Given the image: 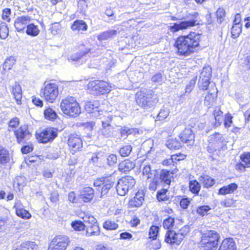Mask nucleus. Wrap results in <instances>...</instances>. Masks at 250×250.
<instances>
[{
  "mask_svg": "<svg viewBox=\"0 0 250 250\" xmlns=\"http://www.w3.org/2000/svg\"><path fill=\"white\" fill-rule=\"evenodd\" d=\"M201 34L190 32L187 36L178 37L175 42L174 47L180 56H188L193 53L199 45Z\"/></svg>",
  "mask_w": 250,
  "mask_h": 250,
  "instance_id": "obj_1",
  "label": "nucleus"
},
{
  "mask_svg": "<svg viewBox=\"0 0 250 250\" xmlns=\"http://www.w3.org/2000/svg\"><path fill=\"white\" fill-rule=\"evenodd\" d=\"M135 101L140 107L148 110L154 107L159 99L153 90L144 89L136 93Z\"/></svg>",
  "mask_w": 250,
  "mask_h": 250,
  "instance_id": "obj_2",
  "label": "nucleus"
},
{
  "mask_svg": "<svg viewBox=\"0 0 250 250\" xmlns=\"http://www.w3.org/2000/svg\"><path fill=\"white\" fill-rule=\"evenodd\" d=\"M200 246L203 250H216L220 239L219 233L214 230L201 231Z\"/></svg>",
  "mask_w": 250,
  "mask_h": 250,
  "instance_id": "obj_3",
  "label": "nucleus"
},
{
  "mask_svg": "<svg viewBox=\"0 0 250 250\" xmlns=\"http://www.w3.org/2000/svg\"><path fill=\"white\" fill-rule=\"evenodd\" d=\"M190 228L188 225H185L181 229L175 226L173 229L167 231L165 236V242L170 245L178 246L188 234Z\"/></svg>",
  "mask_w": 250,
  "mask_h": 250,
  "instance_id": "obj_4",
  "label": "nucleus"
},
{
  "mask_svg": "<svg viewBox=\"0 0 250 250\" xmlns=\"http://www.w3.org/2000/svg\"><path fill=\"white\" fill-rule=\"evenodd\" d=\"M62 112L70 117H77L81 112L79 104L75 98L69 97L62 100L60 105Z\"/></svg>",
  "mask_w": 250,
  "mask_h": 250,
  "instance_id": "obj_5",
  "label": "nucleus"
},
{
  "mask_svg": "<svg viewBox=\"0 0 250 250\" xmlns=\"http://www.w3.org/2000/svg\"><path fill=\"white\" fill-rule=\"evenodd\" d=\"M116 181L115 177L111 174L102 176L94 181V187H101L100 198H103L106 196L110 190L114 187L116 188Z\"/></svg>",
  "mask_w": 250,
  "mask_h": 250,
  "instance_id": "obj_6",
  "label": "nucleus"
},
{
  "mask_svg": "<svg viewBox=\"0 0 250 250\" xmlns=\"http://www.w3.org/2000/svg\"><path fill=\"white\" fill-rule=\"evenodd\" d=\"M113 116H104L102 120V127L98 131V134L104 138H118L119 130L112 125Z\"/></svg>",
  "mask_w": 250,
  "mask_h": 250,
  "instance_id": "obj_7",
  "label": "nucleus"
},
{
  "mask_svg": "<svg viewBox=\"0 0 250 250\" xmlns=\"http://www.w3.org/2000/svg\"><path fill=\"white\" fill-rule=\"evenodd\" d=\"M187 18L189 19L188 20L173 23L172 25L170 26V30L172 32H176L180 30L187 29L199 25L201 21L199 14L197 12H193L192 14H189Z\"/></svg>",
  "mask_w": 250,
  "mask_h": 250,
  "instance_id": "obj_8",
  "label": "nucleus"
},
{
  "mask_svg": "<svg viewBox=\"0 0 250 250\" xmlns=\"http://www.w3.org/2000/svg\"><path fill=\"white\" fill-rule=\"evenodd\" d=\"M136 183L135 179L131 176H126L120 179L116 184V189L120 196H125L131 189Z\"/></svg>",
  "mask_w": 250,
  "mask_h": 250,
  "instance_id": "obj_9",
  "label": "nucleus"
},
{
  "mask_svg": "<svg viewBox=\"0 0 250 250\" xmlns=\"http://www.w3.org/2000/svg\"><path fill=\"white\" fill-rule=\"evenodd\" d=\"M58 129L54 127H47L41 132L36 133V137L40 143L46 144L52 142L58 136Z\"/></svg>",
  "mask_w": 250,
  "mask_h": 250,
  "instance_id": "obj_10",
  "label": "nucleus"
},
{
  "mask_svg": "<svg viewBox=\"0 0 250 250\" xmlns=\"http://www.w3.org/2000/svg\"><path fill=\"white\" fill-rule=\"evenodd\" d=\"M89 88H91L93 94L95 95H101L108 93L111 90L109 84L105 81L95 80L88 84Z\"/></svg>",
  "mask_w": 250,
  "mask_h": 250,
  "instance_id": "obj_11",
  "label": "nucleus"
},
{
  "mask_svg": "<svg viewBox=\"0 0 250 250\" xmlns=\"http://www.w3.org/2000/svg\"><path fill=\"white\" fill-rule=\"evenodd\" d=\"M44 87L42 89V94L45 99L52 103L59 94L58 86L56 84L44 83Z\"/></svg>",
  "mask_w": 250,
  "mask_h": 250,
  "instance_id": "obj_12",
  "label": "nucleus"
},
{
  "mask_svg": "<svg viewBox=\"0 0 250 250\" xmlns=\"http://www.w3.org/2000/svg\"><path fill=\"white\" fill-rule=\"evenodd\" d=\"M70 242L66 235H58L50 243L48 250H65Z\"/></svg>",
  "mask_w": 250,
  "mask_h": 250,
  "instance_id": "obj_13",
  "label": "nucleus"
},
{
  "mask_svg": "<svg viewBox=\"0 0 250 250\" xmlns=\"http://www.w3.org/2000/svg\"><path fill=\"white\" fill-rule=\"evenodd\" d=\"M14 135L16 136L17 142L19 144L24 143L32 136V133L29 130L28 125H21L15 130Z\"/></svg>",
  "mask_w": 250,
  "mask_h": 250,
  "instance_id": "obj_14",
  "label": "nucleus"
},
{
  "mask_svg": "<svg viewBox=\"0 0 250 250\" xmlns=\"http://www.w3.org/2000/svg\"><path fill=\"white\" fill-rule=\"evenodd\" d=\"M95 50L92 47L83 45L81 48L79 52L76 53L70 57V60L72 62H77L82 64L84 61L83 60V57L87 56H91L94 53ZM94 55H93V56Z\"/></svg>",
  "mask_w": 250,
  "mask_h": 250,
  "instance_id": "obj_15",
  "label": "nucleus"
},
{
  "mask_svg": "<svg viewBox=\"0 0 250 250\" xmlns=\"http://www.w3.org/2000/svg\"><path fill=\"white\" fill-rule=\"evenodd\" d=\"M68 145L73 153L81 151L83 147V141L80 135L76 133H72L69 135Z\"/></svg>",
  "mask_w": 250,
  "mask_h": 250,
  "instance_id": "obj_16",
  "label": "nucleus"
},
{
  "mask_svg": "<svg viewBox=\"0 0 250 250\" xmlns=\"http://www.w3.org/2000/svg\"><path fill=\"white\" fill-rule=\"evenodd\" d=\"M90 154L91 158L89 160L90 164H92V165L99 167L104 166L106 157V153L104 151L99 150L91 153Z\"/></svg>",
  "mask_w": 250,
  "mask_h": 250,
  "instance_id": "obj_17",
  "label": "nucleus"
},
{
  "mask_svg": "<svg viewBox=\"0 0 250 250\" xmlns=\"http://www.w3.org/2000/svg\"><path fill=\"white\" fill-rule=\"evenodd\" d=\"M179 138L183 143L192 146L194 143L195 134L191 128L188 127L179 134Z\"/></svg>",
  "mask_w": 250,
  "mask_h": 250,
  "instance_id": "obj_18",
  "label": "nucleus"
},
{
  "mask_svg": "<svg viewBox=\"0 0 250 250\" xmlns=\"http://www.w3.org/2000/svg\"><path fill=\"white\" fill-rule=\"evenodd\" d=\"M173 173L169 170L162 169L159 170L158 181L161 183L163 187H169L172 177Z\"/></svg>",
  "mask_w": 250,
  "mask_h": 250,
  "instance_id": "obj_19",
  "label": "nucleus"
},
{
  "mask_svg": "<svg viewBox=\"0 0 250 250\" xmlns=\"http://www.w3.org/2000/svg\"><path fill=\"white\" fill-rule=\"evenodd\" d=\"M30 21L28 16H22L17 17L14 21V27L18 32L23 31Z\"/></svg>",
  "mask_w": 250,
  "mask_h": 250,
  "instance_id": "obj_20",
  "label": "nucleus"
},
{
  "mask_svg": "<svg viewBox=\"0 0 250 250\" xmlns=\"http://www.w3.org/2000/svg\"><path fill=\"white\" fill-rule=\"evenodd\" d=\"M94 197V190L91 187H84L80 191L79 198L84 203L90 202Z\"/></svg>",
  "mask_w": 250,
  "mask_h": 250,
  "instance_id": "obj_21",
  "label": "nucleus"
},
{
  "mask_svg": "<svg viewBox=\"0 0 250 250\" xmlns=\"http://www.w3.org/2000/svg\"><path fill=\"white\" fill-rule=\"evenodd\" d=\"M144 196L145 194L142 190L138 191L135 196L129 201L128 205L132 208L140 207L144 201Z\"/></svg>",
  "mask_w": 250,
  "mask_h": 250,
  "instance_id": "obj_22",
  "label": "nucleus"
},
{
  "mask_svg": "<svg viewBox=\"0 0 250 250\" xmlns=\"http://www.w3.org/2000/svg\"><path fill=\"white\" fill-rule=\"evenodd\" d=\"M217 89L215 86L210 89L208 94L206 96L204 100V104L207 106L210 107L217 97Z\"/></svg>",
  "mask_w": 250,
  "mask_h": 250,
  "instance_id": "obj_23",
  "label": "nucleus"
},
{
  "mask_svg": "<svg viewBox=\"0 0 250 250\" xmlns=\"http://www.w3.org/2000/svg\"><path fill=\"white\" fill-rule=\"evenodd\" d=\"M236 247L233 239L231 238L223 240L218 250H235Z\"/></svg>",
  "mask_w": 250,
  "mask_h": 250,
  "instance_id": "obj_24",
  "label": "nucleus"
},
{
  "mask_svg": "<svg viewBox=\"0 0 250 250\" xmlns=\"http://www.w3.org/2000/svg\"><path fill=\"white\" fill-rule=\"evenodd\" d=\"M135 166V163L129 159H125L121 162L118 166V169L122 172H128Z\"/></svg>",
  "mask_w": 250,
  "mask_h": 250,
  "instance_id": "obj_25",
  "label": "nucleus"
},
{
  "mask_svg": "<svg viewBox=\"0 0 250 250\" xmlns=\"http://www.w3.org/2000/svg\"><path fill=\"white\" fill-rule=\"evenodd\" d=\"M238 188V185L233 183H231L227 186H223L220 188L218 190V194L219 195H225L227 194L232 193Z\"/></svg>",
  "mask_w": 250,
  "mask_h": 250,
  "instance_id": "obj_26",
  "label": "nucleus"
},
{
  "mask_svg": "<svg viewBox=\"0 0 250 250\" xmlns=\"http://www.w3.org/2000/svg\"><path fill=\"white\" fill-rule=\"evenodd\" d=\"M99 103L97 101L87 102L85 105V110L88 113H95L100 112Z\"/></svg>",
  "mask_w": 250,
  "mask_h": 250,
  "instance_id": "obj_27",
  "label": "nucleus"
},
{
  "mask_svg": "<svg viewBox=\"0 0 250 250\" xmlns=\"http://www.w3.org/2000/svg\"><path fill=\"white\" fill-rule=\"evenodd\" d=\"M71 28L74 31H84L87 29V25L83 21L77 20L73 22Z\"/></svg>",
  "mask_w": 250,
  "mask_h": 250,
  "instance_id": "obj_28",
  "label": "nucleus"
},
{
  "mask_svg": "<svg viewBox=\"0 0 250 250\" xmlns=\"http://www.w3.org/2000/svg\"><path fill=\"white\" fill-rule=\"evenodd\" d=\"M12 93L15 99L17 104H21L22 91L21 87L19 84H15V85L12 87Z\"/></svg>",
  "mask_w": 250,
  "mask_h": 250,
  "instance_id": "obj_29",
  "label": "nucleus"
},
{
  "mask_svg": "<svg viewBox=\"0 0 250 250\" xmlns=\"http://www.w3.org/2000/svg\"><path fill=\"white\" fill-rule=\"evenodd\" d=\"M198 180L203 184L204 187L207 188H211L215 183V181L213 178L207 175L200 176Z\"/></svg>",
  "mask_w": 250,
  "mask_h": 250,
  "instance_id": "obj_30",
  "label": "nucleus"
},
{
  "mask_svg": "<svg viewBox=\"0 0 250 250\" xmlns=\"http://www.w3.org/2000/svg\"><path fill=\"white\" fill-rule=\"evenodd\" d=\"M43 114L45 119L53 122L59 117L55 110L50 107H46L45 108Z\"/></svg>",
  "mask_w": 250,
  "mask_h": 250,
  "instance_id": "obj_31",
  "label": "nucleus"
},
{
  "mask_svg": "<svg viewBox=\"0 0 250 250\" xmlns=\"http://www.w3.org/2000/svg\"><path fill=\"white\" fill-rule=\"evenodd\" d=\"M201 188L200 183L196 180H191L189 182V191L195 196L199 195Z\"/></svg>",
  "mask_w": 250,
  "mask_h": 250,
  "instance_id": "obj_32",
  "label": "nucleus"
},
{
  "mask_svg": "<svg viewBox=\"0 0 250 250\" xmlns=\"http://www.w3.org/2000/svg\"><path fill=\"white\" fill-rule=\"evenodd\" d=\"M223 112L221 110L220 108L216 106L213 111V115L215 120L214 124V127H216L221 125L222 122Z\"/></svg>",
  "mask_w": 250,
  "mask_h": 250,
  "instance_id": "obj_33",
  "label": "nucleus"
},
{
  "mask_svg": "<svg viewBox=\"0 0 250 250\" xmlns=\"http://www.w3.org/2000/svg\"><path fill=\"white\" fill-rule=\"evenodd\" d=\"M117 32L116 30L105 31L100 33L97 37V39L100 41L107 40L116 35Z\"/></svg>",
  "mask_w": 250,
  "mask_h": 250,
  "instance_id": "obj_34",
  "label": "nucleus"
},
{
  "mask_svg": "<svg viewBox=\"0 0 250 250\" xmlns=\"http://www.w3.org/2000/svg\"><path fill=\"white\" fill-rule=\"evenodd\" d=\"M210 78L211 77H203L202 76H199L198 85L200 89L204 91L208 89L210 83Z\"/></svg>",
  "mask_w": 250,
  "mask_h": 250,
  "instance_id": "obj_35",
  "label": "nucleus"
},
{
  "mask_svg": "<svg viewBox=\"0 0 250 250\" xmlns=\"http://www.w3.org/2000/svg\"><path fill=\"white\" fill-rule=\"evenodd\" d=\"M10 156L8 151L0 146V164L5 165L9 162Z\"/></svg>",
  "mask_w": 250,
  "mask_h": 250,
  "instance_id": "obj_36",
  "label": "nucleus"
},
{
  "mask_svg": "<svg viewBox=\"0 0 250 250\" xmlns=\"http://www.w3.org/2000/svg\"><path fill=\"white\" fill-rule=\"evenodd\" d=\"M166 146L170 149L176 150L182 147L181 143L176 139H169L166 143Z\"/></svg>",
  "mask_w": 250,
  "mask_h": 250,
  "instance_id": "obj_37",
  "label": "nucleus"
},
{
  "mask_svg": "<svg viewBox=\"0 0 250 250\" xmlns=\"http://www.w3.org/2000/svg\"><path fill=\"white\" fill-rule=\"evenodd\" d=\"M37 247L34 242L27 241L21 244L15 250H37Z\"/></svg>",
  "mask_w": 250,
  "mask_h": 250,
  "instance_id": "obj_38",
  "label": "nucleus"
},
{
  "mask_svg": "<svg viewBox=\"0 0 250 250\" xmlns=\"http://www.w3.org/2000/svg\"><path fill=\"white\" fill-rule=\"evenodd\" d=\"M100 228L99 224H95L93 227H87L86 229L85 236L90 237L91 236H97L100 234Z\"/></svg>",
  "mask_w": 250,
  "mask_h": 250,
  "instance_id": "obj_39",
  "label": "nucleus"
},
{
  "mask_svg": "<svg viewBox=\"0 0 250 250\" xmlns=\"http://www.w3.org/2000/svg\"><path fill=\"white\" fill-rule=\"evenodd\" d=\"M39 33L40 30L37 25H35L34 23L28 24L26 29V33L28 35L35 37L38 35Z\"/></svg>",
  "mask_w": 250,
  "mask_h": 250,
  "instance_id": "obj_40",
  "label": "nucleus"
},
{
  "mask_svg": "<svg viewBox=\"0 0 250 250\" xmlns=\"http://www.w3.org/2000/svg\"><path fill=\"white\" fill-rule=\"evenodd\" d=\"M169 113V109L167 107L163 106L157 116V120L163 121L168 116Z\"/></svg>",
  "mask_w": 250,
  "mask_h": 250,
  "instance_id": "obj_41",
  "label": "nucleus"
},
{
  "mask_svg": "<svg viewBox=\"0 0 250 250\" xmlns=\"http://www.w3.org/2000/svg\"><path fill=\"white\" fill-rule=\"evenodd\" d=\"M132 150V147L131 146L129 145H126L123 146L120 148L119 152L120 155L122 157H125L128 156L130 154Z\"/></svg>",
  "mask_w": 250,
  "mask_h": 250,
  "instance_id": "obj_42",
  "label": "nucleus"
},
{
  "mask_svg": "<svg viewBox=\"0 0 250 250\" xmlns=\"http://www.w3.org/2000/svg\"><path fill=\"white\" fill-rule=\"evenodd\" d=\"M175 219L174 218L169 216L165 219L163 223V226L165 229L167 230L173 229Z\"/></svg>",
  "mask_w": 250,
  "mask_h": 250,
  "instance_id": "obj_43",
  "label": "nucleus"
},
{
  "mask_svg": "<svg viewBox=\"0 0 250 250\" xmlns=\"http://www.w3.org/2000/svg\"><path fill=\"white\" fill-rule=\"evenodd\" d=\"M15 62L16 60L13 56H10L7 58L2 66L3 69L4 70L11 69Z\"/></svg>",
  "mask_w": 250,
  "mask_h": 250,
  "instance_id": "obj_44",
  "label": "nucleus"
},
{
  "mask_svg": "<svg viewBox=\"0 0 250 250\" xmlns=\"http://www.w3.org/2000/svg\"><path fill=\"white\" fill-rule=\"evenodd\" d=\"M217 21L218 23L221 24L224 21L226 16V12L223 8H219L216 12Z\"/></svg>",
  "mask_w": 250,
  "mask_h": 250,
  "instance_id": "obj_45",
  "label": "nucleus"
},
{
  "mask_svg": "<svg viewBox=\"0 0 250 250\" xmlns=\"http://www.w3.org/2000/svg\"><path fill=\"white\" fill-rule=\"evenodd\" d=\"M211 209V208L208 205H203L197 207V213L201 216H204L208 214V212Z\"/></svg>",
  "mask_w": 250,
  "mask_h": 250,
  "instance_id": "obj_46",
  "label": "nucleus"
},
{
  "mask_svg": "<svg viewBox=\"0 0 250 250\" xmlns=\"http://www.w3.org/2000/svg\"><path fill=\"white\" fill-rule=\"evenodd\" d=\"M17 185L19 191L26 185V178L23 176H17L14 181V185Z\"/></svg>",
  "mask_w": 250,
  "mask_h": 250,
  "instance_id": "obj_47",
  "label": "nucleus"
},
{
  "mask_svg": "<svg viewBox=\"0 0 250 250\" xmlns=\"http://www.w3.org/2000/svg\"><path fill=\"white\" fill-rule=\"evenodd\" d=\"M103 227L107 230H115L118 228V225L114 221L108 220L104 223Z\"/></svg>",
  "mask_w": 250,
  "mask_h": 250,
  "instance_id": "obj_48",
  "label": "nucleus"
},
{
  "mask_svg": "<svg viewBox=\"0 0 250 250\" xmlns=\"http://www.w3.org/2000/svg\"><path fill=\"white\" fill-rule=\"evenodd\" d=\"M164 188L158 191L157 193V199L159 201H166L168 198L166 195L167 192V187H163Z\"/></svg>",
  "mask_w": 250,
  "mask_h": 250,
  "instance_id": "obj_49",
  "label": "nucleus"
},
{
  "mask_svg": "<svg viewBox=\"0 0 250 250\" xmlns=\"http://www.w3.org/2000/svg\"><path fill=\"white\" fill-rule=\"evenodd\" d=\"M71 227L77 231L83 230L85 229V224L81 221L76 220L71 223Z\"/></svg>",
  "mask_w": 250,
  "mask_h": 250,
  "instance_id": "obj_50",
  "label": "nucleus"
},
{
  "mask_svg": "<svg viewBox=\"0 0 250 250\" xmlns=\"http://www.w3.org/2000/svg\"><path fill=\"white\" fill-rule=\"evenodd\" d=\"M9 35V28L5 23H2L0 25V38L1 39H5Z\"/></svg>",
  "mask_w": 250,
  "mask_h": 250,
  "instance_id": "obj_51",
  "label": "nucleus"
},
{
  "mask_svg": "<svg viewBox=\"0 0 250 250\" xmlns=\"http://www.w3.org/2000/svg\"><path fill=\"white\" fill-rule=\"evenodd\" d=\"M16 213L18 216L22 219H28L31 217V215L29 212L24 208L17 210Z\"/></svg>",
  "mask_w": 250,
  "mask_h": 250,
  "instance_id": "obj_52",
  "label": "nucleus"
},
{
  "mask_svg": "<svg viewBox=\"0 0 250 250\" xmlns=\"http://www.w3.org/2000/svg\"><path fill=\"white\" fill-rule=\"evenodd\" d=\"M241 24H233L231 29V37L235 39L239 36L240 33L241 32Z\"/></svg>",
  "mask_w": 250,
  "mask_h": 250,
  "instance_id": "obj_53",
  "label": "nucleus"
},
{
  "mask_svg": "<svg viewBox=\"0 0 250 250\" xmlns=\"http://www.w3.org/2000/svg\"><path fill=\"white\" fill-rule=\"evenodd\" d=\"M159 227L157 226L152 225L149 229V237L155 240L159 231Z\"/></svg>",
  "mask_w": 250,
  "mask_h": 250,
  "instance_id": "obj_54",
  "label": "nucleus"
},
{
  "mask_svg": "<svg viewBox=\"0 0 250 250\" xmlns=\"http://www.w3.org/2000/svg\"><path fill=\"white\" fill-rule=\"evenodd\" d=\"M241 161L245 163L247 167H250V152H245L240 156Z\"/></svg>",
  "mask_w": 250,
  "mask_h": 250,
  "instance_id": "obj_55",
  "label": "nucleus"
},
{
  "mask_svg": "<svg viewBox=\"0 0 250 250\" xmlns=\"http://www.w3.org/2000/svg\"><path fill=\"white\" fill-rule=\"evenodd\" d=\"M107 164L109 166H113L117 163V157L115 154H110L106 157Z\"/></svg>",
  "mask_w": 250,
  "mask_h": 250,
  "instance_id": "obj_56",
  "label": "nucleus"
},
{
  "mask_svg": "<svg viewBox=\"0 0 250 250\" xmlns=\"http://www.w3.org/2000/svg\"><path fill=\"white\" fill-rule=\"evenodd\" d=\"M83 219L85 224H92L93 225L98 224L96 219L92 215H85V216L83 218Z\"/></svg>",
  "mask_w": 250,
  "mask_h": 250,
  "instance_id": "obj_57",
  "label": "nucleus"
},
{
  "mask_svg": "<svg viewBox=\"0 0 250 250\" xmlns=\"http://www.w3.org/2000/svg\"><path fill=\"white\" fill-rule=\"evenodd\" d=\"M11 14V10L10 8H6L2 10L1 18L2 20L7 22H10L11 19L10 16Z\"/></svg>",
  "mask_w": 250,
  "mask_h": 250,
  "instance_id": "obj_58",
  "label": "nucleus"
},
{
  "mask_svg": "<svg viewBox=\"0 0 250 250\" xmlns=\"http://www.w3.org/2000/svg\"><path fill=\"white\" fill-rule=\"evenodd\" d=\"M212 74V69L210 66H205L203 68L200 73V76L203 77H211Z\"/></svg>",
  "mask_w": 250,
  "mask_h": 250,
  "instance_id": "obj_59",
  "label": "nucleus"
},
{
  "mask_svg": "<svg viewBox=\"0 0 250 250\" xmlns=\"http://www.w3.org/2000/svg\"><path fill=\"white\" fill-rule=\"evenodd\" d=\"M235 200L233 198H226L221 202L220 204L223 207H230L235 203Z\"/></svg>",
  "mask_w": 250,
  "mask_h": 250,
  "instance_id": "obj_60",
  "label": "nucleus"
},
{
  "mask_svg": "<svg viewBox=\"0 0 250 250\" xmlns=\"http://www.w3.org/2000/svg\"><path fill=\"white\" fill-rule=\"evenodd\" d=\"M232 118L231 115L228 113L225 115L224 119V126L226 128H228L231 126L232 123Z\"/></svg>",
  "mask_w": 250,
  "mask_h": 250,
  "instance_id": "obj_61",
  "label": "nucleus"
},
{
  "mask_svg": "<svg viewBox=\"0 0 250 250\" xmlns=\"http://www.w3.org/2000/svg\"><path fill=\"white\" fill-rule=\"evenodd\" d=\"M223 140V137L219 133H215L210 136V141L211 142H216V143H218L222 142Z\"/></svg>",
  "mask_w": 250,
  "mask_h": 250,
  "instance_id": "obj_62",
  "label": "nucleus"
},
{
  "mask_svg": "<svg viewBox=\"0 0 250 250\" xmlns=\"http://www.w3.org/2000/svg\"><path fill=\"white\" fill-rule=\"evenodd\" d=\"M163 73L158 72L155 74L151 78V80L154 83H161L163 81Z\"/></svg>",
  "mask_w": 250,
  "mask_h": 250,
  "instance_id": "obj_63",
  "label": "nucleus"
},
{
  "mask_svg": "<svg viewBox=\"0 0 250 250\" xmlns=\"http://www.w3.org/2000/svg\"><path fill=\"white\" fill-rule=\"evenodd\" d=\"M190 201L188 197L182 198L180 201V205L183 209L188 208Z\"/></svg>",
  "mask_w": 250,
  "mask_h": 250,
  "instance_id": "obj_64",
  "label": "nucleus"
}]
</instances>
